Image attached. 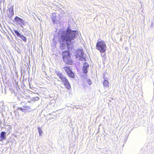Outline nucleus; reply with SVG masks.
I'll return each instance as SVG.
<instances>
[{
  "label": "nucleus",
  "mask_w": 154,
  "mask_h": 154,
  "mask_svg": "<svg viewBox=\"0 0 154 154\" xmlns=\"http://www.w3.org/2000/svg\"><path fill=\"white\" fill-rule=\"evenodd\" d=\"M79 32L77 31L67 29L66 32L63 34L60 38L61 49L64 50L69 48L70 44L72 42V41L76 38Z\"/></svg>",
  "instance_id": "obj_1"
},
{
  "label": "nucleus",
  "mask_w": 154,
  "mask_h": 154,
  "mask_svg": "<svg viewBox=\"0 0 154 154\" xmlns=\"http://www.w3.org/2000/svg\"><path fill=\"white\" fill-rule=\"evenodd\" d=\"M106 44L103 41L97 42L96 44V48L101 53H104L106 50Z\"/></svg>",
  "instance_id": "obj_2"
},
{
  "label": "nucleus",
  "mask_w": 154,
  "mask_h": 154,
  "mask_svg": "<svg viewBox=\"0 0 154 154\" xmlns=\"http://www.w3.org/2000/svg\"><path fill=\"white\" fill-rule=\"evenodd\" d=\"M76 58H79L81 60H83L85 59V56L84 53L82 49H78L76 53Z\"/></svg>",
  "instance_id": "obj_3"
},
{
  "label": "nucleus",
  "mask_w": 154,
  "mask_h": 154,
  "mask_svg": "<svg viewBox=\"0 0 154 154\" xmlns=\"http://www.w3.org/2000/svg\"><path fill=\"white\" fill-rule=\"evenodd\" d=\"M63 69L69 76L72 78L74 77V74L72 71L71 70L69 66H66Z\"/></svg>",
  "instance_id": "obj_4"
},
{
  "label": "nucleus",
  "mask_w": 154,
  "mask_h": 154,
  "mask_svg": "<svg viewBox=\"0 0 154 154\" xmlns=\"http://www.w3.org/2000/svg\"><path fill=\"white\" fill-rule=\"evenodd\" d=\"M62 81L65 85L66 88L67 89L69 90L71 88L70 85L67 79L65 78Z\"/></svg>",
  "instance_id": "obj_5"
},
{
  "label": "nucleus",
  "mask_w": 154,
  "mask_h": 154,
  "mask_svg": "<svg viewBox=\"0 0 154 154\" xmlns=\"http://www.w3.org/2000/svg\"><path fill=\"white\" fill-rule=\"evenodd\" d=\"M63 59L64 61L67 64H72V61L71 59L70 56L63 58Z\"/></svg>",
  "instance_id": "obj_6"
},
{
  "label": "nucleus",
  "mask_w": 154,
  "mask_h": 154,
  "mask_svg": "<svg viewBox=\"0 0 154 154\" xmlns=\"http://www.w3.org/2000/svg\"><path fill=\"white\" fill-rule=\"evenodd\" d=\"M14 20L17 23L20 24H23L24 22V20L23 19L17 16H16L15 17Z\"/></svg>",
  "instance_id": "obj_7"
},
{
  "label": "nucleus",
  "mask_w": 154,
  "mask_h": 154,
  "mask_svg": "<svg viewBox=\"0 0 154 154\" xmlns=\"http://www.w3.org/2000/svg\"><path fill=\"white\" fill-rule=\"evenodd\" d=\"M89 66L88 64L86 62L84 63L83 66L82 68L83 72L85 73H86L88 71V68Z\"/></svg>",
  "instance_id": "obj_8"
},
{
  "label": "nucleus",
  "mask_w": 154,
  "mask_h": 154,
  "mask_svg": "<svg viewBox=\"0 0 154 154\" xmlns=\"http://www.w3.org/2000/svg\"><path fill=\"white\" fill-rule=\"evenodd\" d=\"M55 73L62 81L66 78L65 76L59 71H56Z\"/></svg>",
  "instance_id": "obj_9"
},
{
  "label": "nucleus",
  "mask_w": 154,
  "mask_h": 154,
  "mask_svg": "<svg viewBox=\"0 0 154 154\" xmlns=\"http://www.w3.org/2000/svg\"><path fill=\"white\" fill-rule=\"evenodd\" d=\"M55 73L62 81L66 78L65 76L59 71H56Z\"/></svg>",
  "instance_id": "obj_10"
},
{
  "label": "nucleus",
  "mask_w": 154,
  "mask_h": 154,
  "mask_svg": "<svg viewBox=\"0 0 154 154\" xmlns=\"http://www.w3.org/2000/svg\"><path fill=\"white\" fill-rule=\"evenodd\" d=\"M6 133L4 131H2L0 135V140L1 141H2L3 140H4L6 139Z\"/></svg>",
  "instance_id": "obj_11"
},
{
  "label": "nucleus",
  "mask_w": 154,
  "mask_h": 154,
  "mask_svg": "<svg viewBox=\"0 0 154 154\" xmlns=\"http://www.w3.org/2000/svg\"><path fill=\"white\" fill-rule=\"evenodd\" d=\"M62 55L63 58L66 57L70 56L69 52L67 51H63L62 53Z\"/></svg>",
  "instance_id": "obj_12"
},
{
  "label": "nucleus",
  "mask_w": 154,
  "mask_h": 154,
  "mask_svg": "<svg viewBox=\"0 0 154 154\" xmlns=\"http://www.w3.org/2000/svg\"><path fill=\"white\" fill-rule=\"evenodd\" d=\"M109 82L106 80L104 79L103 82V86L105 89L108 88L109 87Z\"/></svg>",
  "instance_id": "obj_13"
},
{
  "label": "nucleus",
  "mask_w": 154,
  "mask_h": 154,
  "mask_svg": "<svg viewBox=\"0 0 154 154\" xmlns=\"http://www.w3.org/2000/svg\"><path fill=\"white\" fill-rule=\"evenodd\" d=\"M56 15L55 13H53L52 14L51 16V18L52 21L54 23H55L56 22Z\"/></svg>",
  "instance_id": "obj_14"
},
{
  "label": "nucleus",
  "mask_w": 154,
  "mask_h": 154,
  "mask_svg": "<svg viewBox=\"0 0 154 154\" xmlns=\"http://www.w3.org/2000/svg\"><path fill=\"white\" fill-rule=\"evenodd\" d=\"M30 109V107L28 106H23V112H25L26 111H29Z\"/></svg>",
  "instance_id": "obj_15"
},
{
  "label": "nucleus",
  "mask_w": 154,
  "mask_h": 154,
  "mask_svg": "<svg viewBox=\"0 0 154 154\" xmlns=\"http://www.w3.org/2000/svg\"><path fill=\"white\" fill-rule=\"evenodd\" d=\"M9 17H11L14 14V12L13 11V8H10L9 9Z\"/></svg>",
  "instance_id": "obj_16"
},
{
  "label": "nucleus",
  "mask_w": 154,
  "mask_h": 154,
  "mask_svg": "<svg viewBox=\"0 0 154 154\" xmlns=\"http://www.w3.org/2000/svg\"><path fill=\"white\" fill-rule=\"evenodd\" d=\"M14 32L15 33V34L16 35L19 37L21 35L19 33V32L17 30H14Z\"/></svg>",
  "instance_id": "obj_17"
},
{
  "label": "nucleus",
  "mask_w": 154,
  "mask_h": 154,
  "mask_svg": "<svg viewBox=\"0 0 154 154\" xmlns=\"http://www.w3.org/2000/svg\"><path fill=\"white\" fill-rule=\"evenodd\" d=\"M38 131L39 135L40 136H42V131L40 127H38Z\"/></svg>",
  "instance_id": "obj_18"
},
{
  "label": "nucleus",
  "mask_w": 154,
  "mask_h": 154,
  "mask_svg": "<svg viewBox=\"0 0 154 154\" xmlns=\"http://www.w3.org/2000/svg\"><path fill=\"white\" fill-rule=\"evenodd\" d=\"M21 38L23 41L26 42V38L24 36L21 35L19 37Z\"/></svg>",
  "instance_id": "obj_19"
},
{
  "label": "nucleus",
  "mask_w": 154,
  "mask_h": 154,
  "mask_svg": "<svg viewBox=\"0 0 154 154\" xmlns=\"http://www.w3.org/2000/svg\"><path fill=\"white\" fill-rule=\"evenodd\" d=\"M39 99V98L38 97H35L33 98L32 99L33 100L35 101H38Z\"/></svg>",
  "instance_id": "obj_20"
},
{
  "label": "nucleus",
  "mask_w": 154,
  "mask_h": 154,
  "mask_svg": "<svg viewBox=\"0 0 154 154\" xmlns=\"http://www.w3.org/2000/svg\"><path fill=\"white\" fill-rule=\"evenodd\" d=\"M151 27L152 28H154V18L152 20V21L151 22Z\"/></svg>",
  "instance_id": "obj_21"
},
{
  "label": "nucleus",
  "mask_w": 154,
  "mask_h": 154,
  "mask_svg": "<svg viewBox=\"0 0 154 154\" xmlns=\"http://www.w3.org/2000/svg\"><path fill=\"white\" fill-rule=\"evenodd\" d=\"M88 82L89 85H90L91 84L92 82L90 80H88Z\"/></svg>",
  "instance_id": "obj_22"
},
{
  "label": "nucleus",
  "mask_w": 154,
  "mask_h": 154,
  "mask_svg": "<svg viewBox=\"0 0 154 154\" xmlns=\"http://www.w3.org/2000/svg\"><path fill=\"white\" fill-rule=\"evenodd\" d=\"M23 106L22 107H20L18 109H20V110H21L22 112H23Z\"/></svg>",
  "instance_id": "obj_23"
},
{
  "label": "nucleus",
  "mask_w": 154,
  "mask_h": 154,
  "mask_svg": "<svg viewBox=\"0 0 154 154\" xmlns=\"http://www.w3.org/2000/svg\"><path fill=\"white\" fill-rule=\"evenodd\" d=\"M105 55V54H103V57H104Z\"/></svg>",
  "instance_id": "obj_24"
}]
</instances>
